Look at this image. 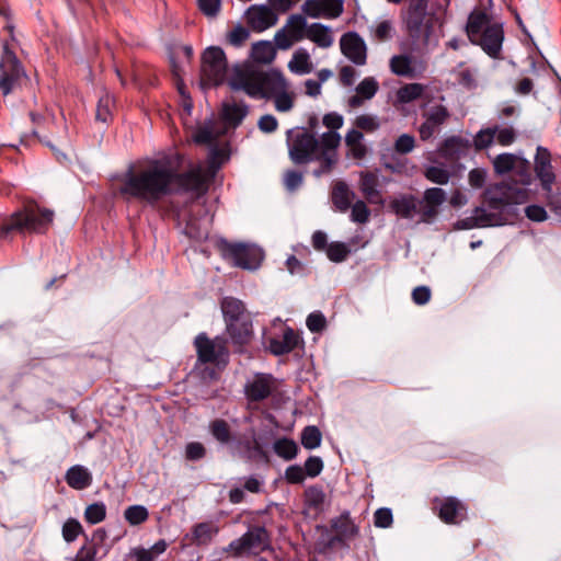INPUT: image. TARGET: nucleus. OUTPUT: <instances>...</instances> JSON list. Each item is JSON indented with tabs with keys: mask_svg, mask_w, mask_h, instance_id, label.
Returning a JSON list of instances; mask_svg holds the SVG:
<instances>
[{
	"mask_svg": "<svg viewBox=\"0 0 561 561\" xmlns=\"http://www.w3.org/2000/svg\"><path fill=\"white\" fill-rule=\"evenodd\" d=\"M302 468L307 477L316 478L323 470V461L318 456H310Z\"/></svg>",
	"mask_w": 561,
	"mask_h": 561,
	"instance_id": "nucleus-60",
	"label": "nucleus"
},
{
	"mask_svg": "<svg viewBox=\"0 0 561 561\" xmlns=\"http://www.w3.org/2000/svg\"><path fill=\"white\" fill-rule=\"evenodd\" d=\"M250 36L248 28L238 24L228 34V42L236 47L241 46Z\"/></svg>",
	"mask_w": 561,
	"mask_h": 561,
	"instance_id": "nucleus-58",
	"label": "nucleus"
},
{
	"mask_svg": "<svg viewBox=\"0 0 561 561\" xmlns=\"http://www.w3.org/2000/svg\"><path fill=\"white\" fill-rule=\"evenodd\" d=\"M497 127H489L480 129L473 137V146L477 150H483L489 148L494 140Z\"/></svg>",
	"mask_w": 561,
	"mask_h": 561,
	"instance_id": "nucleus-49",
	"label": "nucleus"
},
{
	"mask_svg": "<svg viewBox=\"0 0 561 561\" xmlns=\"http://www.w3.org/2000/svg\"><path fill=\"white\" fill-rule=\"evenodd\" d=\"M424 176L432 183L445 185L450 180L449 171L443 165H430L424 170Z\"/></svg>",
	"mask_w": 561,
	"mask_h": 561,
	"instance_id": "nucleus-43",
	"label": "nucleus"
},
{
	"mask_svg": "<svg viewBox=\"0 0 561 561\" xmlns=\"http://www.w3.org/2000/svg\"><path fill=\"white\" fill-rule=\"evenodd\" d=\"M275 47L272 45L271 42L260 41L257 43H254L252 46L251 56L257 62H272L275 58Z\"/></svg>",
	"mask_w": 561,
	"mask_h": 561,
	"instance_id": "nucleus-39",
	"label": "nucleus"
},
{
	"mask_svg": "<svg viewBox=\"0 0 561 561\" xmlns=\"http://www.w3.org/2000/svg\"><path fill=\"white\" fill-rule=\"evenodd\" d=\"M424 90L425 87L422 83H407L397 91V99L400 103H411L420 99Z\"/></svg>",
	"mask_w": 561,
	"mask_h": 561,
	"instance_id": "nucleus-40",
	"label": "nucleus"
},
{
	"mask_svg": "<svg viewBox=\"0 0 561 561\" xmlns=\"http://www.w3.org/2000/svg\"><path fill=\"white\" fill-rule=\"evenodd\" d=\"M438 508V517L446 524H459L467 517L466 505L455 496L434 500Z\"/></svg>",
	"mask_w": 561,
	"mask_h": 561,
	"instance_id": "nucleus-19",
	"label": "nucleus"
},
{
	"mask_svg": "<svg viewBox=\"0 0 561 561\" xmlns=\"http://www.w3.org/2000/svg\"><path fill=\"white\" fill-rule=\"evenodd\" d=\"M249 106L244 102H225L222 104V118L229 125L239 126L248 115Z\"/></svg>",
	"mask_w": 561,
	"mask_h": 561,
	"instance_id": "nucleus-31",
	"label": "nucleus"
},
{
	"mask_svg": "<svg viewBox=\"0 0 561 561\" xmlns=\"http://www.w3.org/2000/svg\"><path fill=\"white\" fill-rule=\"evenodd\" d=\"M106 517V506L103 502H95L87 506L84 519L90 525L103 522Z\"/></svg>",
	"mask_w": 561,
	"mask_h": 561,
	"instance_id": "nucleus-45",
	"label": "nucleus"
},
{
	"mask_svg": "<svg viewBox=\"0 0 561 561\" xmlns=\"http://www.w3.org/2000/svg\"><path fill=\"white\" fill-rule=\"evenodd\" d=\"M522 169L518 171L523 186L507 183L496 184L494 187L485 192V202L492 210H504L511 205L524 204L528 199V190L525 187L530 184L531 176L529 173V162L523 160Z\"/></svg>",
	"mask_w": 561,
	"mask_h": 561,
	"instance_id": "nucleus-7",
	"label": "nucleus"
},
{
	"mask_svg": "<svg viewBox=\"0 0 561 561\" xmlns=\"http://www.w3.org/2000/svg\"><path fill=\"white\" fill-rule=\"evenodd\" d=\"M394 151L400 154H408L415 148V138L410 134L400 135L393 145Z\"/></svg>",
	"mask_w": 561,
	"mask_h": 561,
	"instance_id": "nucleus-55",
	"label": "nucleus"
},
{
	"mask_svg": "<svg viewBox=\"0 0 561 561\" xmlns=\"http://www.w3.org/2000/svg\"><path fill=\"white\" fill-rule=\"evenodd\" d=\"M113 106L114 100L108 93L100 96L96 105L95 119L101 123H108L112 119Z\"/></svg>",
	"mask_w": 561,
	"mask_h": 561,
	"instance_id": "nucleus-41",
	"label": "nucleus"
},
{
	"mask_svg": "<svg viewBox=\"0 0 561 561\" xmlns=\"http://www.w3.org/2000/svg\"><path fill=\"white\" fill-rule=\"evenodd\" d=\"M472 215L479 228L502 226L506 222L502 210H492L489 207L488 209L484 207H476L472 210Z\"/></svg>",
	"mask_w": 561,
	"mask_h": 561,
	"instance_id": "nucleus-29",
	"label": "nucleus"
},
{
	"mask_svg": "<svg viewBox=\"0 0 561 561\" xmlns=\"http://www.w3.org/2000/svg\"><path fill=\"white\" fill-rule=\"evenodd\" d=\"M301 9L306 15L317 19L323 15V0H306Z\"/></svg>",
	"mask_w": 561,
	"mask_h": 561,
	"instance_id": "nucleus-64",
	"label": "nucleus"
},
{
	"mask_svg": "<svg viewBox=\"0 0 561 561\" xmlns=\"http://www.w3.org/2000/svg\"><path fill=\"white\" fill-rule=\"evenodd\" d=\"M206 456V448L199 442H191L185 446V458L191 461L201 460Z\"/></svg>",
	"mask_w": 561,
	"mask_h": 561,
	"instance_id": "nucleus-59",
	"label": "nucleus"
},
{
	"mask_svg": "<svg viewBox=\"0 0 561 561\" xmlns=\"http://www.w3.org/2000/svg\"><path fill=\"white\" fill-rule=\"evenodd\" d=\"M324 501L325 493L322 486L312 485L305 490L304 505L308 513H312L313 515L321 513L323 511Z\"/></svg>",
	"mask_w": 561,
	"mask_h": 561,
	"instance_id": "nucleus-30",
	"label": "nucleus"
},
{
	"mask_svg": "<svg viewBox=\"0 0 561 561\" xmlns=\"http://www.w3.org/2000/svg\"><path fill=\"white\" fill-rule=\"evenodd\" d=\"M379 89L378 82L373 77L363 79L356 87V92L360 94L365 100L373 99Z\"/></svg>",
	"mask_w": 561,
	"mask_h": 561,
	"instance_id": "nucleus-50",
	"label": "nucleus"
},
{
	"mask_svg": "<svg viewBox=\"0 0 561 561\" xmlns=\"http://www.w3.org/2000/svg\"><path fill=\"white\" fill-rule=\"evenodd\" d=\"M419 201L414 195H401L390 202L391 210L399 217L412 219L417 213Z\"/></svg>",
	"mask_w": 561,
	"mask_h": 561,
	"instance_id": "nucleus-28",
	"label": "nucleus"
},
{
	"mask_svg": "<svg viewBox=\"0 0 561 561\" xmlns=\"http://www.w3.org/2000/svg\"><path fill=\"white\" fill-rule=\"evenodd\" d=\"M370 210L363 201H357L352 205L351 220L357 224H366L369 220Z\"/></svg>",
	"mask_w": 561,
	"mask_h": 561,
	"instance_id": "nucleus-54",
	"label": "nucleus"
},
{
	"mask_svg": "<svg viewBox=\"0 0 561 561\" xmlns=\"http://www.w3.org/2000/svg\"><path fill=\"white\" fill-rule=\"evenodd\" d=\"M168 549V542L160 539L150 548L136 547L130 549L128 558L133 561H156Z\"/></svg>",
	"mask_w": 561,
	"mask_h": 561,
	"instance_id": "nucleus-26",
	"label": "nucleus"
},
{
	"mask_svg": "<svg viewBox=\"0 0 561 561\" xmlns=\"http://www.w3.org/2000/svg\"><path fill=\"white\" fill-rule=\"evenodd\" d=\"M355 126L366 133H373L380 127V122L375 115L362 114L356 117Z\"/></svg>",
	"mask_w": 561,
	"mask_h": 561,
	"instance_id": "nucleus-53",
	"label": "nucleus"
},
{
	"mask_svg": "<svg viewBox=\"0 0 561 561\" xmlns=\"http://www.w3.org/2000/svg\"><path fill=\"white\" fill-rule=\"evenodd\" d=\"M219 250L226 261L242 270L255 271L261 266L264 259L263 250L249 243H232L221 240Z\"/></svg>",
	"mask_w": 561,
	"mask_h": 561,
	"instance_id": "nucleus-11",
	"label": "nucleus"
},
{
	"mask_svg": "<svg viewBox=\"0 0 561 561\" xmlns=\"http://www.w3.org/2000/svg\"><path fill=\"white\" fill-rule=\"evenodd\" d=\"M299 344V335L294 329L286 327L283 336L271 337L267 342V350L275 356H280L293 352Z\"/></svg>",
	"mask_w": 561,
	"mask_h": 561,
	"instance_id": "nucleus-23",
	"label": "nucleus"
},
{
	"mask_svg": "<svg viewBox=\"0 0 561 561\" xmlns=\"http://www.w3.org/2000/svg\"><path fill=\"white\" fill-rule=\"evenodd\" d=\"M430 0H409L402 21L409 36L427 44L434 32L435 13L428 11Z\"/></svg>",
	"mask_w": 561,
	"mask_h": 561,
	"instance_id": "nucleus-8",
	"label": "nucleus"
},
{
	"mask_svg": "<svg viewBox=\"0 0 561 561\" xmlns=\"http://www.w3.org/2000/svg\"><path fill=\"white\" fill-rule=\"evenodd\" d=\"M393 75L405 78H413L415 70L412 66V58L408 55H394L389 61Z\"/></svg>",
	"mask_w": 561,
	"mask_h": 561,
	"instance_id": "nucleus-34",
	"label": "nucleus"
},
{
	"mask_svg": "<svg viewBox=\"0 0 561 561\" xmlns=\"http://www.w3.org/2000/svg\"><path fill=\"white\" fill-rule=\"evenodd\" d=\"M248 25L256 33L276 25L278 14L266 4H253L245 12Z\"/></svg>",
	"mask_w": 561,
	"mask_h": 561,
	"instance_id": "nucleus-16",
	"label": "nucleus"
},
{
	"mask_svg": "<svg viewBox=\"0 0 561 561\" xmlns=\"http://www.w3.org/2000/svg\"><path fill=\"white\" fill-rule=\"evenodd\" d=\"M274 388V377L271 374L257 373L244 386V394L249 401L260 402L267 399Z\"/></svg>",
	"mask_w": 561,
	"mask_h": 561,
	"instance_id": "nucleus-21",
	"label": "nucleus"
},
{
	"mask_svg": "<svg viewBox=\"0 0 561 561\" xmlns=\"http://www.w3.org/2000/svg\"><path fill=\"white\" fill-rule=\"evenodd\" d=\"M55 219L53 209L35 201H26L20 208L7 217L0 226V240H11L12 234H45Z\"/></svg>",
	"mask_w": 561,
	"mask_h": 561,
	"instance_id": "nucleus-4",
	"label": "nucleus"
},
{
	"mask_svg": "<svg viewBox=\"0 0 561 561\" xmlns=\"http://www.w3.org/2000/svg\"><path fill=\"white\" fill-rule=\"evenodd\" d=\"M465 31L471 44L481 47L489 57L499 58L504 42L502 22L483 9H474L468 15Z\"/></svg>",
	"mask_w": 561,
	"mask_h": 561,
	"instance_id": "nucleus-5",
	"label": "nucleus"
},
{
	"mask_svg": "<svg viewBox=\"0 0 561 561\" xmlns=\"http://www.w3.org/2000/svg\"><path fill=\"white\" fill-rule=\"evenodd\" d=\"M219 526L216 522L208 520L197 523L191 530V542L196 547L209 546L219 534Z\"/></svg>",
	"mask_w": 561,
	"mask_h": 561,
	"instance_id": "nucleus-24",
	"label": "nucleus"
},
{
	"mask_svg": "<svg viewBox=\"0 0 561 561\" xmlns=\"http://www.w3.org/2000/svg\"><path fill=\"white\" fill-rule=\"evenodd\" d=\"M523 160H518L513 153H500L493 160L494 171L501 175L506 174L517 168V162H519L518 168L520 171L523 170L520 164Z\"/></svg>",
	"mask_w": 561,
	"mask_h": 561,
	"instance_id": "nucleus-38",
	"label": "nucleus"
},
{
	"mask_svg": "<svg viewBox=\"0 0 561 561\" xmlns=\"http://www.w3.org/2000/svg\"><path fill=\"white\" fill-rule=\"evenodd\" d=\"M535 173L546 194L552 193L556 175L552 170L551 153L547 148L541 146L537 148L535 157Z\"/></svg>",
	"mask_w": 561,
	"mask_h": 561,
	"instance_id": "nucleus-18",
	"label": "nucleus"
},
{
	"mask_svg": "<svg viewBox=\"0 0 561 561\" xmlns=\"http://www.w3.org/2000/svg\"><path fill=\"white\" fill-rule=\"evenodd\" d=\"M341 136L335 131H325L320 139L305 127H296L287 131V146L290 160L295 164H307L313 161L320 163L313 171L319 178L330 173L337 161L336 149Z\"/></svg>",
	"mask_w": 561,
	"mask_h": 561,
	"instance_id": "nucleus-2",
	"label": "nucleus"
},
{
	"mask_svg": "<svg viewBox=\"0 0 561 561\" xmlns=\"http://www.w3.org/2000/svg\"><path fill=\"white\" fill-rule=\"evenodd\" d=\"M221 311L226 323V332L231 340L234 351L243 353L244 347L253 337V321L244 304L234 297H225Z\"/></svg>",
	"mask_w": 561,
	"mask_h": 561,
	"instance_id": "nucleus-6",
	"label": "nucleus"
},
{
	"mask_svg": "<svg viewBox=\"0 0 561 561\" xmlns=\"http://www.w3.org/2000/svg\"><path fill=\"white\" fill-rule=\"evenodd\" d=\"M325 253L330 261L340 263L346 260L351 253V249L347 247V244L335 241L328 245Z\"/></svg>",
	"mask_w": 561,
	"mask_h": 561,
	"instance_id": "nucleus-48",
	"label": "nucleus"
},
{
	"mask_svg": "<svg viewBox=\"0 0 561 561\" xmlns=\"http://www.w3.org/2000/svg\"><path fill=\"white\" fill-rule=\"evenodd\" d=\"M322 435L317 426H306L301 433V444L306 449H314L321 445Z\"/></svg>",
	"mask_w": 561,
	"mask_h": 561,
	"instance_id": "nucleus-44",
	"label": "nucleus"
},
{
	"mask_svg": "<svg viewBox=\"0 0 561 561\" xmlns=\"http://www.w3.org/2000/svg\"><path fill=\"white\" fill-rule=\"evenodd\" d=\"M424 122L419 127L420 138L423 141L430 140L440 129V126L449 117V112L444 105H435L423 114Z\"/></svg>",
	"mask_w": 561,
	"mask_h": 561,
	"instance_id": "nucleus-17",
	"label": "nucleus"
},
{
	"mask_svg": "<svg viewBox=\"0 0 561 561\" xmlns=\"http://www.w3.org/2000/svg\"><path fill=\"white\" fill-rule=\"evenodd\" d=\"M359 190L369 203H382L380 181L374 172H360Z\"/></svg>",
	"mask_w": 561,
	"mask_h": 561,
	"instance_id": "nucleus-25",
	"label": "nucleus"
},
{
	"mask_svg": "<svg viewBox=\"0 0 561 561\" xmlns=\"http://www.w3.org/2000/svg\"><path fill=\"white\" fill-rule=\"evenodd\" d=\"M343 13L342 0H323V15L325 18L335 19Z\"/></svg>",
	"mask_w": 561,
	"mask_h": 561,
	"instance_id": "nucleus-62",
	"label": "nucleus"
},
{
	"mask_svg": "<svg viewBox=\"0 0 561 561\" xmlns=\"http://www.w3.org/2000/svg\"><path fill=\"white\" fill-rule=\"evenodd\" d=\"M233 91H243L253 99H272L290 84L284 75L275 69L260 70L253 66H236L228 80Z\"/></svg>",
	"mask_w": 561,
	"mask_h": 561,
	"instance_id": "nucleus-3",
	"label": "nucleus"
},
{
	"mask_svg": "<svg viewBox=\"0 0 561 561\" xmlns=\"http://www.w3.org/2000/svg\"><path fill=\"white\" fill-rule=\"evenodd\" d=\"M149 517V512L144 505H130L124 511V518L131 526H138L145 523Z\"/></svg>",
	"mask_w": 561,
	"mask_h": 561,
	"instance_id": "nucleus-42",
	"label": "nucleus"
},
{
	"mask_svg": "<svg viewBox=\"0 0 561 561\" xmlns=\"http://www.w3.org/2000/svg\"><path fill=\"white\" fill-rule=\"evenodd\" d=\"M211 436L221 445H229L233 442V436L228 422L224 419H215L209 423Z\"/></svg>",
	"mask_w": 561,
	"mask_h": 561,
	"instance_id": "nucleus-36",
	"label": "nucleus"
},
{
	"mask_svg": "<svg viewBox=\"0 0 561 561\" xmlns=\"http://www.w3.org/2000/svg\"><path fill=\"white\" fill-rule=\"evenodd\" d=\"M194 347L199 364H214L218 368H225L229 363V350L224 337L209 339L207 333L202 332L194 339Z\"/></svg>",
	"mask_w": 561,
	"mask_h": 561,
	"instance_id": "nucleus-12",
	"label": "nucleus"
},
{
	"mask_svg": "<svg viewBox=\"0 0 561 561\" xmlns=\"http://www.w3.org/2000/svg\"><path fill=\"white\" fill-rule=\"evenodd\" d=\"M306 325L310 332L318 333L325 329L327 319L321 311H313L307 317Z\"/></svg>",
	"mask_w": 561,
	"mask_h": 561,
	"instance_id": "nucleus-56",
	"label": "nucleus"
},
{
	"mask_svg": "<svg viewBox=\"0 0 561 561\" xmlns=\"http://www.w3.org/2000/svg\"><path fill=\"white\" fill-rule=\"evenodd\" d=\"M274 453L282 459L289 461L297 457L298 446L291 438H277L273 444Z\"/></svg>",
	"mask_w": 561,
	"mask_h": 561,
	"instance_id": "nucleus-37",
	"label": "nucleus"
},
{
	"mask_svg": "<svg viewBox=\"0 0 561 561\" xmlns=\"http://www.w3.org/2000/svg\"><path fill=\"white\" fill-rule=\"evenodd\" d=\"M84 530L80 522L76 518H68L61 528V535L66 542H73Z\"/></svg>",
	"mask_w": 561,
	"mask_h": 561,
	"instance_id": "nucleus-46",
	"label": "nucleus"
},
{
	"mask_svg": "<svg viewBox=\"0 0 561 561\" xmlns=\"http://www.w3.org/2000/svg\"><path fill=\"white\" fill-rule=\"evenodd\" d=\"M392 522V511L388 507H380L374 514V525L378 528H388Z\"/></svg>",
	"mask_w": 561,
	"mask_h": 561,
	"instance_id": "nucleus-57",
	"label": "nucleus"
},
{
	"mask_svg": "<svg viewBox=\"0 0 561 561\" xmlns=\"http://www.w3.org/2000/svg\"><path fill=\"white\" fill-rule=\"evenodd\" d=\"M306 37L321 48H329L333 44V36L329 26L321 23H312L308 26Z\"/></svg>",
	"mask_w": 561,
	"mask_h": 561,
	"instance_id": "nucleus-33",
	"label": "nucleus"
},
{
	"mask_svg": "<svg viewBox=\"0 0 561 561\" xmlns=\"http://www.w3.org/2000/svg\"><path fill=\"white\" fill-rule=\"evenodd\" d=\"M330 526L336 533V537H333L331 542L353 539L359 534V527L348 511H343L339 516L332 518Z\"/></svg>",
	"mask_w": 561,
	"mask_h": 561,
	"instance_id": "nucleus-22",
	"label": "nucleus"
},
{
	"mask_svg": "<svg viewBox=\"0 0 561 561\" xmlns=\"http://www.w3.org/2000/svg\"><path fill=\"white\" fill-rule=\"evenodd\" d=\"M525 215L529 220L535 222H542L548 218L545 207L536 204L528 205L525 208Z\"/></svg>",
	"mask_w": 561,
	"mask_h": 561,
	"instance_id": "nucleus-63",
	"label": "nucleus"
},
{
	"mask_svg": "<svg viewBox=\"0 0 561 561\" xmlns=\"http://www.w3.org/2000/svg\"><path fill=\"white\" fill-rule=\"evenodd\" d=\"M98 553L96 542H85L78 549L72 561H98Z\"/></svg>",
	"mask_w": 561,
	"mask_h": 561,
	"instance_id": "nucleus-51",
	"label": "nucleus"
},
{
	"mask_svg": "<svg viewBox=\"0 0 561 561\" xmlns=\"http://www.w3.org/2000/svg\"><path fill=\"white\" fill-rule=\"evenodd\" d=\"M308 25L306 18L301 14H291L286 24L274 35V42L277 48L289 49L294 43L300 42L306 37Z\"/></svg>",
	"mask_w": 561,
	"mask_h": 561,
	"instance_id": "nucleus-14",
	"label": "nucleus"
},
{
	"mask_svg": "<svg viewBox=\"0 0 561 561\" xmlns=\"http://www.w3.org/2000/svg\"><path fill=\"white\" fill-rule=\"evenodd\" d=\"M272 99L274 100L276 111L282 113L289 112L295 104V93L290 89H284V91L277 93Z\"/></svg>",
	"mask_w": 561,
	"mask_h": 561,
	"instance_id": "nucleus-47",
	"label": "nucleus"
},
{
	"mask_svg": "<svg viewBox=\"0 0 561 561\" xmlns=\"http://www.w3.org/2000/svg\"><path fill=\"white\" fill-rule=\"evenodd\" d=\"M306 477L304 468L298 465H291L285 470V479L288 483L300 484Z\"/></svg>",
	"mask_w": 561,
	"mask_h": 561,
	"instance_id": "nucleus-61",
	"label": "nucleus"
},
{
	"mask_svg": "<svg viewBox=\"0 0 561 561\" xmlns=\"http://www.w3.org/2000/svg\"><path fill=\"white\" fill-rule=\"evenodd\" d=\"M271 547L270 534L264 526L253 525L239 538L232 540L224 551L232 558L257 556Z\"/></svg>",
	"mask_w": 561,
	"mask_h": 561,
	"instance_id": "nucleus-10",
	"label": "nucleus"
},
{
	"mask_svg": "<svg viewBox=\"0 0 561 561\" xmlns=\"http://www.w3.org/2000/svg\"><path fill=\"white\" fill-rule=\"evenodd\" d=\"M228 62L225 51L218 46L206 48L202 55V83L206 87H218L227 77Z\"/></svg>",
	"mask_w": 561,
	"mask_h": 561,
	"instance_id": "nucleus-13",
	"label": "nucleus"
},
{
	"mask_svg": "<svg viewBox=\"0 0 561 561\" xmlns=\"http://www.w3.org/2000/svg\"><path fill=\"white\" fill-rule=\"evenodd\" d=\"M65 480L70 488L84 490L91 485L92 474L84 466L75 465L67 470Z\"/></svg>",
	"mask_w": 561,
	"mask_h": 561,
	"instance_id": "nucleus-27",
	"label": "nucleus"
},
{
	"mask_svg": "<svg viewBox=\"0 0 561 561\" xmlns=\"http://www.w3.org/2000/svg\"><path fill=\"white\" fill-rule=\"evenodd\" d=\"M446 201V193L440 187L427 188L423 198L419 201L421 219L424 222H432L438 215L439 207Z\"/></svg>",
	"mask_w": 561,
	"mask_h": 561,
	"instance_id": "nucleus-20",
	"label": "nucleus"
},
{
	"mask_svg": "<svg viewBox=\"0 0 561 561\" xmlns=\"http://www.w3.org/2000/svg\"><path fill=\"white\" fill-rule=\"evenodd\" d=\"M288 68L296 75L310 73L312 71V62L310 60L309 53L305 48H298L294 53L293 58L288 64Z\"/></svg>",
	"mask_w": 561,
	"mask_h": 561,
	"instance_id": "nucleus-35",
	"label": "nucleus"
},
{
	"mask_svg": "<svg viewBox=\"0 0 561 561\" xmlns=\"http://www.w3.org/2000/svg\"><path fill=\"white\" fill-rule=\"evenodd\" d=\"M342 54L356 66H364L367 61V46L356 32H347L340 39Z\"/></svg>",
	"mask_w": 561,
	"mask_h": 561,
	"instance_id": "nucleus-15",
	"label": "nucleus"
},
{
	"mask_svg": "<svg viewBox=\"0 0 561 561\" xmlns=\"http://www.w3.org/2000/svg\"><path fill=\"white\" fill-rule=\"evenodd\" d=\"M179 165V156H163L149 160L139 170L129 168L122 176L118 192L126 201L136 199L152 207L172 194H191L193 198L206 194L208 186L202 167L180 172Z\"/></svg>",
	"mask_w": 561,
	"mask_h": 561,
	"instance_id": "nucleus-1",
	"label": "nucleus"
},
{
	"mask_svg": "<svg viewBox=\"0 0 561 561\" xmlns=\"http://www.w3.org/2000/svg\"><path fill=\"white\" fill-rule=\"evenodd\" d=\"M28 80V76L22 61L10 48L7 41L2 43L0 54V91L2 95L15 93Z\"/></svg>",
	"mask_w": 561,
	"mask_h": 561,
	"instance_id": "nucleus-9",
	"label": "nucleus"
},
{
	"mask_svg": "<svg viewBox=\"0 0 561 561\" xmlns=\"http://www.w3.org/2000/svg\"><path fill=\"white\" fill-rule=\"evenodd\" d=\"M373 37L378 42H385L392 38L394 30L392 22L389 20H383L379 22L373 30Z\"/></svg>",
	"mask_w": 561,
	"mask_h": 561,
	"instance_id": "nucleus-52",
	"label": "nucleus"
},
{
	"mask_svg": "<svg viewBox=\"0 0 561 561\" xmlns=\"http://www.w3.org/2000/svg\"><path fill=\"white\" fill-rule=\"evenodd\" d=\"M354 196V192L348 188L347 184L340 181L333 186L331 199L336 210L345 213L351 207Z\"/></svg>",
	"mask_w": 561,
	"mask_h": 561,
	"instance_id": "nucleus-32",
	"label": "nucleus"
}]
</instances>
